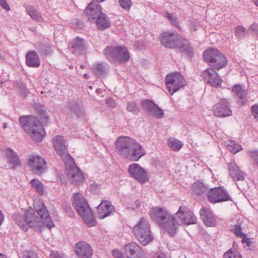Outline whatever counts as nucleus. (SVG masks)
Returning <instances> with one entry per match:
<instances>
[{"mask_svg":"<svg viewBox=\"0 0 258 258\" xmlns=\"http://www.w3.org/2000/svg\"><path fill=\"white\" fill-rule=\"evenodd\" d=\"M87 76H88V75L87 74H85L84 75V76H85V78H87Z\"/></svg>","mask_w":258,"mask_h":258,"instance_id":"61","label":"nucleus"},{"mask_svg":"<svg viewBox=\"0 0 258 258\" xmlns=\"http://www.w3.org/2000/svg\"><path fill=\"white\" fill-rule=\"evenodd\" d=\"M118 2L120 7L125 11L129 10L132 5L131 0H118Z\"/></svg>","mask_w":258,"mask_h":258,"instance_id":"40","label":"nucleus"},{"mask_svg":"<svg viewBox=\"0 0 258 258\" xmlns=\"http://www.w3.org/2000/svg\"><path fill=\"white\" fill-rule=\"evenodd\" d=\"M207 196L209 202L212 204L230 201L231 199L228 192L223 187L211 188L208 191Z\"/></svg>","mask_w":258,"mask_h":258,"instance_id":"12","label":"nucleus"},{"mask_svg":"<svg viewBox=\"0 0 258 258\" xmlns=\"http://www.w3.org/2000/svg\"><path fill=\"white\" fill-rule=\"evenodd\" d=\"M52 143L56 153L60 156L63 162L72 158L68 153L66 142L61 136H56L52 139Z\"/></svg>","mask_w":258,"mask_h":258,"instance_id":"16","label":"nucleus"},{"mask_svg":"<svg viewBox=\"0 0 258 258\" xmlns=\"http://www.w3.org/2000/svg\"><path fill=\"white\" fill-rule=\"evenodd\" d=\"M50 258H66L65 256L58 251H52L50 255Z\"/></svg>","mask_w":258,"mask_h":258,"instance_id":"45","label":"nucleus"},{"mask_svg":"<svg viewBox=\"0 0 258 258\" xmlns=\"http://www.w3.org/2000/svg\"><path fill=\"white\" fill-rule=\"evenodd\" d=\"M224 258H242L240 253L236 250H229L224 254Z\"/></svg>","mask_w":258,"mask_h":258,"instance_id":"37","label":"nucleus"},{"mask_svg":"<svg viewBox=\"0 0 258 258\" xmlns=\"http://www.w3.org/2000/svg\"><path fill=\"white\" fill-rule=\"evenodd\" d=\"M8 162L12 168L20 165V161L17 154L12 149H8L6 151Z\"/></svg>","mask_w":258,"mask_h":258,"instance_id":"27","label":"nucleus"},{"mask_svg":"<svg viewBox=\"0 0 258 258\" xmlns=\"http://www.w3.org/2000/svg\"><path fill=\"white\" fill-rule=\"evenodd\" d=\"M200 215L201 219L207 227H213L216 225L217 221L210 209L202 207L200 210Z\"/></svg>","mask_w":258,"mask_h":258,"instance_id":"21","label":"nucleus"},{"mask_svg":"<svg viewBox=\"0 0 258 258\" xmlns=\"http://www.w3.org/2000/svg\"><path fill=\"white\" fill-rule=\"evenodd\" d=\"M241 224L238 223L234 226V227L231 229V231L237 237H240L244 235V233L241 231Z\"/></svg>","mask_w":258,"mask_h":258,"instance_id":"41","label":"nucleus"},{"mask_svg":"<svg viewBox=\"0 0 258 258\" xmlns=\"http://www.w3.org/2000/svg\"><path fill=\"white\" fill-rule=\"evenodd\" d=\"M202 77L207 83L212 86L216 88L221 86L222 79L213 69L210 68L204 71Z\"/></svg>","mask_w":258,"mask_h":258,"instance_id":"17","label":"nucleus"},{"mask_svg":"<svg viewBox=\"0 0 258 258\" xmlns=\"http://www.w3.org/2000/svg\"><path fill=\"white\" fill-rule=\"evenodd\" d=\"M85 13L88 20L94 23L100 30H104L111 26V21L107 16L102 12L101 6L95 2H91L86 9Z\"/></svg>","mask_w":258,"mask_h":258,"instance_id":"6","label":"nucleus"},{"mask_svg":"<svg viewBox=\"0 0 258 258\" xmlns=\"http://www.w3.org/2000/svg\"><path fill=\"white\" fill-rule=\"evenodd\" d=\"M34 207L42 219V222L39 221L38 218L35 215L33 210L30 209L26 211L25 216L20 214H15L13 218L16 223L26 231L29 227H33L36 230H40L43 225L49 229L53 227L54 225L43 202L40 200H36L34 202Z\"/></svg>","mask_w":258,"mask_h":258,"instance_id":"2","label":"nucleus"},{"mask_svg":"<svg viewBox=\"0 0 258 258\" xmlns=\"http://www.w3.org/2000/svg\"><path fill=\"white\" fill-rule=\"evenodd\" d=\"M254 4L258 6V0H253Z\"/></svg>","mask_w":258,"mask_h":258,"instance_id":"59","label":"nucleus"},{"mask_svg":"<svg viewBox=\"0 0 258 258\" xmlns=\"http://www.w3.org/2000/svg\"><path fill=\"white\" fill-rule=\"evenodd\" d=\"M142 105L145 109L151 112L154 108L156 104L149 100H145L142 101Z\"/></svg>","mask_w":258,"mask_h":258,"instance_id":"38","label":"nucleus"},{"mask_svg":"<svg viewBox=\"0 0 258 258\" xmlns=\"http://www.w3.org/2000/svg\"><path fill=\"white\" fill-rule=\"evenodd\" d=\"M256 35H257V37H258V32H257V34H256Z\"/></svg>","mask_w":258,"mask_h":258,"instance_id":"62","label":"nucleus"},{"mask_svg":"<svg viewBox=\"0 0 258 258\" xmlns=\"http://www.w3.org/2000/svg\"><path fill=\"white\" fill-rule=\"evenodd\" d=\"M167 145L171 150L178 151L183 145V143L174 138H169L167 140Z\"/></svg>","mask_w":258,"mask_h":258,"instance_id":"30","label":"nucleus"},{"mask_svg":"<svg viewBox=\"0 0 258 258\" xmlns=\"http://www.w3.org/2000/svg\"><path fill=\"white\" fill-rule=\"evenodd\" d=\"M232 91L235 93L240 99V102L243 104L246 101V93L245 90L239 85H236L232 88Z\"/></svg>","mask_w":258,"mask_h":258,"instance_id":"31","label":"nucleus"},{"mask_svg":"<svg viewBox=\"0 0 258 258\" xmlns=\"http://www.w3.org/2000/svg\"><path fill=\"white\" fill-rule=\"evenodd\" d=\"M26 63L27 66L32 68H37L40 66L39 57L35 51H30L26 54Z\"/></svg>","mask_w":258,"mask_h":258,"instance_id":"24","label":"nucleus"},{"mask_svg":"<svg viewBox=\"0 0 258 258\" xmlns=\"http://www.w3.org/2000/svg\"><path fill=\"white\" fill-rule=\"evenodd\" d=\"M112 254L115 257L122 258L123 255L122 253L117 249H114L112 251Z\"/></svg>","mask_w":258,"mask_h":258,"instance_id":"50","label":"nucleus"},{"mask_svg":"<svg viewBox=\"0 0 258 258\" xmlns=\"http://www.w3.org/2000/svg\"><path fill=\"white\" fill-rule=\"evenodd\" d=\"M204 57L207 62H210L211 65L217 70L225 67L227 60L224 55L215 48H209L204 52Z\"/></svg>","mask_w":258,"mask_h":258,"instance_id":"10","label":"nucleus"},{"mask_svg":"<svg viewBox=\"0 0 258 258\" xmlns=\"http://www.w3.org/2000/svg\"><path fill=\"white\" fill-rule=\"evenodd\" d=\"M31 170L35 174L40 175L47 168L46 162L41 156L33 155L31 156L28 162Z\"/></svg>","mask_w":258,"mask_h":258,"instance_id":"15","label":"nucleus"},{"mask_svg":"<svg viewBox=\"0 0 258 258\" xmlns=\"http://www.w3.org/2000/svg\"><path fill=\"white\" fill-rule=\"evenodd\" d=\"M215 115L218 117H225L232 115V110L230 108L229 102L226 99L221 100L213 108Z\"/></svg>","mask_w":258,"mask_h":258,"instance_id":"20","label":"nucleus"},{"mask_svg":"<svg viewBox=\"0 0 258 258\" xmlns=\"http://www.w3.org/2000/svg\"><path fill=\"white\" fill-rule=\"evenodd\" d=\"M126 109L128 111L134 113H137L139 111L138 105L133 102L127 103Z\"/></svg>","mask_w":258,"mask_h":258,"instance_id":"39","label":"nucleus"},{"mask_svg":"<svg viewBox=\"0 0 258 258\" xmlns=\"http://www.w3.org/2000/svg\"><path fill=\"white\" fill-rule=\"evenodd\" d=\"M158 258H164L165 255L163 253L155 254Z\"/></svg>","mask_w":258,"mask_h":258,"instance_id":"55","label":"nucleus"},{"mask_svg":"<svg viewBox=\"0 0 258 258\" xmlns=\"http://www.w3.org/2000/svg\"><path fill=\"white\" fill-rule=\"evenodd\" d=\"M0 5L6 11L10 10V7L8 4L6 0H0Z\"/></svg>","mask_w":258,"mask_h":258,"instance_id":"48","label":"nucleus"},{"mask_svg":"<svg viewBox=\"0 0 258 258\" xmlns=\"http://www.w3.org/2000/svg\"><path fill=\"white\" fill-rule=\"evenodd\" d=\"M151 218L164 231L174 236L179 226L194 224L197 218L185 206H181L178 211L172 215L166 209L153 207L150 210Z\"/></svg>","mask_w":258,"mask_h":258,"instance_id":"1","label":"nucleus"},{"mask_svg":"<svg viewBox=\"0 0 258 258\" xmlns=\"http://www.w3.org/2000/svg\"><path fill=\"white\" fill-rule=\"evenodd\" d=\"M72 201L73 206L86 224L88 227L95 226V219L84 196L80 192H76L73 195Z\"/></svg>","mask_w":258,"mask_h":258,"instance_id":"5","label":"nucleus"},{"mask_svg":"<svg viewBox=\"0 0 258 258\" xmlns=\"http://www.w3.org/2000/svg\"><path fill=\"white\" fill-rule=\"evenodd\" d=\"M165 17H167L168 19L170 21V23L172 24V25L175 26L178 28H179L177 18L175 15H174L173 14L166 12L165 13Z\"/></svg>","mask_w":258,"mask_h":258,"instance_id":"36","label":"nucleus"},{"mask_svg":"<svg viewBox=\"0 0 258 258\" xmlns=\"http://www.w3.org/2000/svg\"><path fill=\"white\" fill-rule=\"evenodd\" d=\"M128 171L133 178L141 184L149 179L147 171L137 163L131 164L128 168Z\"/></svg>","mask_w":258,"mask_h":258,"instance_id":"14","label":"nucleus"},{"mask_svg":"<svg viewBox=\"0 0 258 258\" xmlns=\"http://www.w3.org/2000/svg\"><path fill=\"white\" fill-rule=\"evenodd\" d=\"M239 237L242 238L243 243H249L250 242V239L247 237L246 234L244 233L243 236H240Z\"/></svg>","mask_w":258,"mask_h":258,"instance_id":"53","label":"nucleus"},{"mask_svg":"<svg viewBox=\"0 0 258 258\" xmlns=\"http://www.w3.org/2000/svg\"><path fill=\"white\" fill-rule=\"evenodd\" d=\"M0 258H7V257L5 255L0 253Z\"/></svg>","mask_w":258,"mask_h":258,"instance_id":"58","label":"nucleus"},{"mask_svg":"<svg viewBox=\"0 0 258 258\" xmlns=\"http://www.w3.org/2000/svg\"><path fill=\"white\" fill-rule=\"evenodd\" d=\"M26 13L33 20L43 22L44 18L41 14L34 6H28L26 7Z\"/></svg>","mask_w":258,"mask_h":258,"instance_id":"26","label":"nucleus"},{"mask_svg":"<svg viewBox=\"0 0 258 258\" xmlns=\"http://www.w3.org/2000/svg\"><path fill=\"white\" fill-rule=\"evenodd\" d=\"M104 1L105 0H95V1H92V2H95L96 3L98 4V3L102 2Z\"/></svg>","mask_w":258,"mask_h":258,"instance_id":"57","label":"nucleus"},{"mask_svg":"<svg viewBox=\"0 0 258 258\" xmlns=\"http://www.w3.org/2000/svg\"><path fill=\"white\" fill-rule=\"evenodd\" d=\"M32 186L40 195L45 192V189L42 182L38 179H33L30 181Z\"/></svg>","mask_w":258,"mask_h":258,"instance_id":"33","label":"nucleus"},{"mask_svg":"<svg viewBox=\"0 0 258 258\" xmlns=\"http://www.w3.org/2000/svg\"><path fill=\"white\" fill-rule=\"evenodd\" d=\"M114 212V207L108 201H103L97 207V216L100 219L108 217Z\"/></svg>","mask_w":258,"mask_h":258,"instance_id":"22","label":"nucleus"},{"mask_svg":"<svg viewBox=\"0 0 258 258\" xmlns=\"http://www.w3.org/2000/svg\"><path fill=\"white\" fill-rule=\"evenodd\" d=\"M72 47L76 51L82 52L87 48V45L83 39L77 38L73 41Z\"/></svg>","mask_w":258,"mask_h":258,"instance_id":"32","label":"nucleus"},{"mask_svg":"<svg viewBox=\"0 0 258 258\" xmlns=\"http://www.w3.org/2000/svg\"><path fill=\"white\" fill-rule=\"evenodd\" d=\"M142 203L140 200H137L135 202L134 205H133V209H140L142 206Z\"/></svg>","mask_w":258,"mask_h":258,"instance_id":"52","label":"nucleus"},{"mask_svg":"<svg viewBox=\"0 0 258 258\" xmlns=\"http://www.w3.org/2000/svg\"><path fill=\"white\" fill-rule=\"evenodd\" d=\"M251 110L252 115L258 120V104L252 105Z\"/></svg>","mask_w":258,"mask_h":258,"instance_id":"47","label":"nucleus"},{"mask_svg":"<svg viewBox=\"0 0 258 258\" xmlns=\"http://www.w3.org/2000/svg\"><path fill=\"white\" fill-rule=\"evenodd\" d=\"M93 71L97 76L106 74L108 70V66L105 63H95L93 66Z\"/></svg>","mask_w":258,"mask_h":258,"instance_id":"29","label":"nucleus"},{"mask_svg":"<svg viewBox=\"0 0 258 258\" xmlns=\"http://www.w3.org/2000/svg\"><path fill=\"white\" fill-rule=\"evenodd\" d=\"M4 221V215L2 211L0 210V226Z\"/></svg>","mask_w":258,"mask_h":258,"instance_id":"54","label":"nucleus"},{"mask_svg":"<svg viewBox=\"0 0 258 258\" xmlns=\"http://www.w3.org/2000/svg\"><path fill=\"white\" fill-rule=\"evenodd\" d=\"M208 187L204 184L202 182H195L191 187L193 195L200 196L207 191Z\"/></svg>","mask_w":258,"mask_h":258,"instance_id":"28","label":"nucleus"},{"mask_svg":"<svg viewBox=\"0 0 258 258\" xmlns=\"http://www.w3.org/2000/svg\"><path fill=\"white\" fill-rule=\"evenodd\" d=\"M75 251L78 258H91L93 254L91 246L85 241L78 242L75 245Z\"/></svg>","mask_w":258,"mask_h":258,"instance_id":"19","label":"nucleus"},{"mask_svg":"<svg viewBox=\"0 0 258 258\" xmlns=\"http://www.w3.org/2000/svg\"><path fill=\"white\" fill-rule=\"evenodd\" d=\"M235 35L239 38H243L248 35L245 28L241 26H238L235 28Z\"/></svg>","mask_w":258,"mask_h":258,"instance_id":"35","label":"nucleus"},{"mask_svg":"<svg viewBox=\"0 0 258 258\" xmlns=\"http://www.w3.org/2000/svg\"><path fill=\"white\" fill-rule=\"evenodd\" d=\"M133 232L138 240L144 246L152 242L154 238L149 222L144 217L141 218L135 225Z\"/></svg>","mask_w":258,"mask_h":258,"instance_id":"7","label":"nucleus"},{"mask_svg":"<svg viewBox=\"0 0 258 258\" xmlns=\"http://www.w3.org/2000/svg\"><path fill=\"white\" fill-rule=\"evenodd\" d=\"M250 29L256 35L258 32V25L253 23L250 26Z\"/></svg>","mask_w":258,"mask_h":258,"instance_id":"51","label":"nucleus"},{"mask_svg":"<svg viewBox=\"0 0 258 258\" xmlns=\"http://www.w3.org/2000/svg\"><path fill=\"white\" fill-rule=\"evenodd\" d=\"M249 153L255 162L258 163V152L257 151H251Z\"/></svg>","mask_w":258,"mask_h":258,"instance_id":"49","label":"nucleus"},{"mask_svg":"<svg viewBox=\"0 0 258 258\" xmlns=\"http://www.w3.org/2000/svg\"><path fill=\"white\" fill-rule=\"evenodd\" d=\"M151 112L153 113L154 115L158 118H161L164 115L163 110L156 105Z\"/></svg>","mask_w":258,"mask_h":258,"instance_id":"42","label":"nucleus"},{"mask_svg":"<svg viewBox=\"0 0 258 258\" xmlns=\"http://www.w3.org/2000/svg\"><path fill=\"white\" fill-rule=\"evenodd\" d=\"M107 105L111 108H114L116 106L115 101L111 98H108L106 100Z\"/></svg>","mask_w":258,"mask_h":258,"instance_id":"46","label":"nucleus"},{"mask_svg":"<svg viewBox=\"0 0 258 258\" xmlns=\"http://www.w3.org/2000/svg\"><path fill=\"white\" fill-rule=\"evenodd\" d=\"M23 258H38L36 254L33 251H26L23 253Z\"/></svg>","mask_w":258,"mask_h":258,"instance_id":"44","label":"nucleus"},{"mask_svg":"<svg viewBox=\"0 0 258 258\" xmlns=\"http://www.w3.org/2000/svg\"><path fill=\"white\" fill-rule=\"evenodd\" d=\"M22 91H23V93H22L23 95V94L26 95L28 93V90L25 87H23Z\"/></svg>","mask_w":258,"mask_h":258,"instance_id":"56","label":"nucleus"},{"mask_svg":"<svg viewBox=\"0 0 258 258\" xmlns=\"http://www.w3.org/2000/svg\"><path fill=\"white\" fill-rule=\"evenodd\" d=\"M161 44L169 48H176L182 37L177 33L166 31L161 34L159 37Z\"/></svg>","mask_w":258,"mask_h":258,"instance_id":"13","label":"nucleus"},{"mask_svg":"<svg viewBox=\"0 0 258 258\" xmlns=\"http://www.w3.org/2000/svg\"><path fill=\"white\" fill-rule=\"evenodd\" d=\"M40 121L34 116H24L19 118V121L26 132L34 140L40 141L44 136V132L42 123H46L48 121V116L45 111L39 114Z\"/></svg>","mask_w":258,"mask_h":258,"instance_id":"4","label":"nucleus"},{"mask_svg":"<svg viewBox=\"0 0 258 258\" xmlns=\"http://www.w3.org/2000/svg\"><path fill=\"white\" fill-rule=\"evenodd\" d=\"M176 49L189 57L193 56L194 54V50L192 47L190 46L188 41L183 37L182 40L179 42Z\"/></svg>","mask_w":258,"mask_h":258,"instance_id":"25","label":"nucleus"},{"mask_svg":"<svg viewBox=\"0 0 258 258\" xmlns=\"http://www.w3.org/2000/svg\"><path fill=\"white\" fill-rule=\"evenodd\" d=\"M38 51L42 55H46L50 52V48L43 45L38 48Z\"/></svg>","mask_w":258,"mask_h":258,"instance_id":"43","label":"nucleus"},{"mask_svg":"<svg viewBox=\"0 0 258 258\" xmlns=\"http://www.w3.org/2000/svg\"><path fill=\"white\" fill-rule=\"evenodd\" d=\"M80 68H81L82 69H84V66L83 65H81L80 66Z\"/></svg>","mask_w":258,"mask_h":258,"instance_id":"60","label":"nucleus"},{"mask_svg":"<svg viewBox=\"0 0 258 258\" xmlns=\"http://www.w3.org/2000/svg\"><path fill=\"white\" fill-rule=\"evenodd\" d=\"M229 175L234 180H244L245 174L234 162H231L228 165Z\"/></svg>","mask_w":258,"mask_h":258,"instance_id":"23","label":"nucleus"},{"mask_svg":"<svg viewBox=\"0 0 258 258\" xmlns=\"http://www.w3.org/2000/svg\"><path fill=\"white\" fill-rule=\"evenodd\" d=\"M117 153L121 157L133 161H138L146 154L144 148L134 139L121 137L116 140Z\"/></svg>","mask_w":258,"mask_h":258,"instance_id":"3","label":"nucleus"},{"mask_svg":"<svg viewBox=\"0 0 258 258\" xmlns=\"http://www.w3.org/2000/svg\"><path fill=\"white\" fill-rule=\"evenodd\" d=\"M64 163L68 180L76 185L82 183L85 180L84 176L80 169L76 165L73 158H70L69 160H65Z\"/></svg>","mask_w":258,"mask_h":258,"instance_id":"9","label":"nucleus"},{"mask_svg":"<svg viewBox=\"0 0 258 258\" xmlns=\"http://www.w3.org/2000/svg\"><path fill=\"white\" fill-rule=\"evenodd\" d=\"M124 254L127 258H144L145 253L141 247L135 242H132L125 246Z\"/></svg>","mask_w":258,"mask_h":258,"instance_id":"18","label":"nucleus"},{"mask_svg":"<svg viewBox=\"0 0 258 258\" xmlns=\"http://www.w3.org/2000/svg\"><path fill=\"white\" fill-rule=\"evenodd\" d=\"M106 58L113 63H123L129 60L130 54L124 46H110L103 50Z\"/></svg>","mask_w":258,"mask_h":258,"instance_id":"8","label":"nucleus"},{"mask_svg":"<svg viewBox=\"0 0 258 258\" xmlns=\"http://www.w3.org/2000/svg\"><path fill=\"white\" fill-rule=\"evenodd\" d=\"M228 149L234 154H236L242 149L241 146L235 141H230L227 144Z\"/></svg>","mask_w":258,"mask_h":258,"instance_id":"34","label":"nucleus"},{"mask_svg":"<svg viewBox=\"0 0 258 258\" xmlns=\"http://www.w3.org/2000/svg\"><path fill=\"white\" fill-rule=\"evenodd\" d=\"M165 81L167 88L171 95L183 88L186 83L182 75L177 72L167 75Z\"/></svg>","mask_w":258,"mask_h":258,"instance_id":"11","label":"nucleus"}]
</instances>
